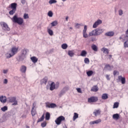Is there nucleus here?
<instances>
[{
	"instance_id": "f257e3e1",
	"label": "nucleus",
	"mask_w": 128,
	"mask_h": 128,
	"mask_svg": "<svg viewBox=\"0 0 128 128\" xmlns=\"http://www.w3.org/2000/svg\"><path fill=\"white\" fill-rule=\"evenodd\" d=\"M18 48L12 47L10 50V53H6V58H10L12 56H14L18 52Z\"/></svg>"
},
{
	"instance_id": "f03ea898",
	"label": "nucleus",
	"mask_w": 128,
	"mask_h": 128,
	"mask_svg": "<svg viewBox=\"0 0 128 128\" xmlns=\"http://www.w3.org/2000/svg\"><path fill=\"white\" fill-rule=\"evenodd\" d=\"M12 20L13 22L15 24H18L21 25L24 24V19L20 17H18L16 15H14L12 18Z\"/></svg>"
},
{
	"instance_id": "7ed1b4c3",
	"label": "nucleus",
	"mask_w": 128,
	"mask_h": 128,
	"mask_svg": "<svg viewBox=\"0 0 128 128\" xmlns=\"http://www.w3.org/2000/svg\"><path fill=\"white\" fill-rule=\"evenodd\" d=\"M66 120V118L64 116H60L57 118L55 120V122L57 126H60L62 122H64Z\"/></svg>"
},
{
	"instance_id": "20e7f679",
	"label": "nucleus",
	"mask_w": 128,
	"mask_h": 128,
	"mask_svg": "<svg viewBox=\"0 0 128 128\" xmlns=\"http://www.w3.org/2000/svg\"><path fill=\"white\" fill-rule=\"evenodd\" d=\"M58 86H60V83L56 82L55 84L54 82H52L50 85V90H54L55 88H58Z\"/></svg>"
},
{
	"instance_id": "39448f33",
	"label": "nucleus",
	"mask_w": 128,
	"mask_h": 128,
	"mask_svg": "<svg viewBox=\"0 0 128 128\" xmlns=\"http://www.w3.org/2000/svg\"><path fill=\"white\" fill-rule=\"evenodd\" d=\"M98 100V98L96 96H91L88 98V102H96Z\"/></svg>"
},
{
	"instance_id": "423d86ee",
	"label": "nucleus",
	"mask_w": 128,
	"mask_h": 128,
	"mask_svg": "<svg viewBox=\"0 0 128 128\" xmlns=\"http://www.w3.org/2000/svg\"><path fill=\"white\" fill-rule=\"evenodd\" d=\"M9 102H14V104H12V106L18 105V101L16 100V98L15 97H10Z\"/></svg>"
},
{
	"instance_id": "0eeeda50",
	"label": "nucleus",
	"mask_w": 128,
	"mask_h": 128,
	"mask_svg": "<svg viewBox=\"0 0 128 128\" xmlns=\"http://www.w3.org/2000/svg\"><path fill=\"white\" fill-rule=\"evenodd\" d=\"M88 30V28L86 26H84V29L82 31L83 34V38H88V33H86V30Z\"/></svg>"
},
{
	"instance_id": "6e6552de",
	"label": "nucleus",
	"mask_w": 128,
	"mask_h": 128,
	"mask_svg": "<svg viewBox=\"0 0 128 128\" xmlns=\"http://www.w3.org/2000/svg\"><path fill=\"white\" fill-rule=\"evenodd\" d=\"M1 26H3L4 30H6L7 32H10V28H8V24H6V23L4 22H2L1 23Z\"/></svg>"
},
{
	"instance_id": "1a4fd4ad",
	"label": "nucleus",
	"mask_w": 128,
	"mask_h": 128,
	"mask_svg": "<svg viewBox=\"0 0 128 128\" xmlns=\"http://www.w3.org/2000/svg\"><path fill=\"white\" fill-rule=\"evenodd\" d=\"M46 107L48 108H56V105L54 103L50 104L48 102H46Z\"/></svg>"
},
{
	"instance_id": "9d476101",
	"label": "nucleus",
	"mask_w": 128,
	"mask_h": 128,
	"mask_svg": "<svg viewBox=\"0 0 128 128\" xmlns=\"http://www.w3.org/2000/svg\"><path fill=\"white\" fill-rule=\"evenodd\" d=\"M34 108H36V102H34L32 104V116H34L36 114V110Z\"/></svg>"
},
{
	"instance_id": "9b49d317",
	"label": "nucleus",
	"mask_w": 128,
	"mask_h": 128,
	"mask_svg": "<svg viewBox=\"0 0 128 128\" xmlns=\"http://www.w3.org/2000/svg\"><path fill=\"white\" fill-rule=\"evenodd\" d=\"M102 22L100 20H98L96 22H94V24H93V28H98V26H99V24H102Z\"/></svg>"
},
{
	"instance_id": "f8f14e48",
	"label": "nucleus",
	"mask_w": 128,
	"mask_h": 128,
	"mask_svg": "<svg viewBox=\"0 0 128 128\" xmlns=\"http://www.w3.org/2000/svg\"><path fill=\"white\" fill-rule=\"evenodd\" d=\"M0 102L2 104H6V97L4 96H0Z\"/></svg>"
},
{
	"instance_id": "ddd939ff",
	"label": "nucleus",
	"mask_w": 128,
	"mask_h": 128,
	"mask_svg": "<svg viewBox=\"0 0 128 128\" xmlns=\"http://www.w3.org/2000/svg\"><path fill=\"white\" fill-rule=\"evenodd\" d=\"M104 32V29L102 28H98L96 29V32L97 34V36H100V34H102Z\"/></svg>"
},
{
	"instance_id": "4468645a",
	"label": "nucleus",
	"mask_w": 128,
	"mask_h": 128,
	"mask_svg": "<svg viewBox=\"0 0 128 128\" xmlns=\"http://www.w3.org/2000/svg\"><path fill=\"white\" fill-rule=\"evenodd\" d=\"M118 79L119 80H121L122 84H126V78L124 77H122V76H118Z\"/></svg>"
},
{
	"instance_id": "2eb2a0df",
	"label": "nucleus",
	"mask_w": 128,
	"mask_h": 128,
	"mask_svg": "<svg viewBox=\"0 0 128 128\" xmlns=\"http://www.w3.org/2000/svg\"><path fill=\"white\" fill-rule=\"evenodd\" d=\"M104 68L105 70H112V68H114V66H111L110 65L108 64H106Z\"/></svg>"
},
{
	"instance_id": "dca6fc26",
	"label": "nucleus",
	"mask_w": 128,
	"mask_h": 128,
	"mask_svg": "<svg viewBox=\"0 0 128 128\" xmlns=\"http://www.w3.org/2000/svg\"><path fill=\"white\" fill-rule=\"evenodd\" d=\"M100 122H102V120L100 119H98V120H96L94 121H92L90 122V124H100Z\"/></svg>"
},
{
	"instance_id": "f3484780",
	"label": "nucleus",
	"mask_w": 128,
	"mask_h": 128,
	"mask_svg": "<svg viewBox=\"0 0 128 128\" xmlns=\"http://www.w3.org/2000/svg\"><path fill=\"white\" fill-rule=\"evenodd\" d=\"M16 6H18L16 3H12L10 5V8H12V10H16Z\"/></svg>"
},
{
	"instance_id": "a211bd4d",
	"label": "nucleus",
	"mask_w": 128,
	"mask_h": 128,
	"mask_svg": "<svg viewBox=\"0 0 128 128\" xmlns=\"http://www.w3.org/2000/svg\"><path fill=\"white\" fill-rule=\"evenodd\" d=\"M89 36H98L96 29L94 30H93L91 32H90L89 33Z\"/></svg>"
},
{
	"instance_id": "6ab92c4d",
	"label": "nucleus",
	"mask_w": 128,
	"mask_h": 128,
	"mask_svg": "<svg viewBox=\"0 0 128 128\" xmlns=\"http://www.w3.org/2000/svg\"><path fill=\"white\" fill-rule=\"evenodd\" d=\"M46 82H48V78L45 77L43 79L40 80L41 84H46Z\"/></svg>"
},
{
	"instance_id": "aec40b11",
	"label": "nucleus",
	"mask_w": 128,
	"mask_h": 128,
	"mask_svg": "<svg viewBox=\"0 0 128 128\" xmlns=\"http://www.w3.org/2000/svg\"><path fill=\"white\" fill-rule=\"evenodd\" d=\"M114 32H109L105 34L106 36H114Z\"/></svg>"
},
{
	"instance_id": "412c9836",
	"label": "nucleus",
	"mask_w": 128,
	"mask_h": 128,
	"mask_svg": "<svg viewBox=\"0 0 128 128\" xmlns=\"http://www.w3.org/2000/svg\"><path fill=\"white\" fill-rule=\"evenodd\" d=\"M98 90V87L97 86H92L91 89V92H96Z\"/></svg>"
},
{
	"instance_id": "4be33fe9",
	"label": "nucleus",
	"mask_w": 128,
	"mask_h": 128,
	"mask_svg": "<svg viewBox=\"0 0 128 128\" xmlns=\"http://www.w3.org/2000/svg\"><path fill=\"white\" fill-rule=\"evenodd\" d=\"M31 60L34 62V64H36V62H38V59L36 56H32L30 58Z\"/></svg>"
},
{
	"instance_id": "5701e85b",
	"label": "nucleus",
	"mask_w": 128,
	"mask_h": 128,
	"mask_svg": "<svg viewBox=\"0 0 128 128\" xmlns=\"http://www.w3.org/2000/svg\"><path fill=\"white\" fill-rule=\"evenodd\" d=\"M20 70L21 72H24V73L26 72V66H21Z\"/></svg>"
},
{
	"instance_id": "b1692460",
	"label": "nucleus",
	"mask_w": 128,
	"mask_h": 128,
	"mask_svg": "<svg viewBox=\"0 0 128 128\" xmlns=\"http://www.w3.org/2000/svg\"><path fill=\"white\" fill-rule=\"evenodd\" d=\"M93 114H94L95 116H98L100 114V110H94Z\"/></svg>"
},
{
	"instance_id": "393cba45",
	"label": "nucleus",
	"mask_w": 128,
	"mask_h": 128,
	"mask_svg": "<svg viewBox=\"0 0 128 128\" xmlns=\"http://www.w3.org/2000/svg\"><path fill=\"white\" fill-rule=\"evenodd\" d=\"M102 52H103L104 54H108L109 52H108V50L106 48H102L101 49Z\"/></svg>"
},
{
	"instance_id": "a878e982",
	"label": "nucleus",
	"mask_w": 128,
	"mask_h": 128,
	"mask_svg": "<svg viewBox=\"0 0 128 128\" xmlns=\"http://www.w3.org/2000/svg\"><path fill=\"white\" fill-rule=\"evenodd\" d=\"M102 100H108V96L106 94H104L102 96Z\"/></svg>"
},
{
	"instance_id": "bb28decb",
	"label": "nucleus",
	"mask_w": 128,
	"mask_h": 128,
	"mask_svg": "<svg viewBox=\"0 0 128 128\" xmlns=\"http://www.w3.org/2000/svg\"><path fill=\"white\" fill-rule=\"evenodd\" d=\"M50 118V112H46V117H45L46 120H48Z\"/></svg>"
},
{
	"instance_id": "cd10ccee",
	"label": "nucleus",
	"mask_w": 128,
	"mask_h": 128,
	"mask_svg": "<svg viewBox=\"0 0 128 128\" xmlns=\"http://www.w3.org/2000/svg\"><path fill=\"white\" fill-rule=\"evenodd\" d=\"M112 118L114 120H118L120 118V115L118 114H114L112 116Z\"/></svg>"
},
{
	"instance_id": "c85d7f7f",
	"label": "nucleus",
	"mask_w": 128,
	"mask_h": 128,
	"mask_svg": "<svg viewBox=\"0 0 128 128\" xmlns=\"http://www.w3.org/2000/svg\"><path fill=\"white\" fill-rule=\"evenodd\" d=\"M48 32L50 36H54V32L52 30L50 29V28H47Z\"/></svg>"
},
{
	"instance_id": "c756f323",
	"label": "nucleus",
	"mask_w": 128,
	"mask_h": 128,
	"mask_svg": "<svg viewBox=\"0 0 128 128\" xmlns=\"http://www.w3.org/2000/svg\"><path fill=\"white\" fill-rule=\"evenodd\" d=\"M88 76H92V74H94V72L92 70H88L86 72Z\"/></svg>"
},
{
	"instance_id": "7c9ffc66",
	"label": "nucleus",
	"mask_w": 128,
	"mask_h": 128,
	"mask_svg": "<svg viewBox=\"0 0 128 128\" xmlns=\"http://www.w3.org/2000/svg\"><path fill=\"white\" fill-rule=\"evenodd\" d=\"M68 54L70 56L72 57L74 55V51L69 50L68 52Z\"/></svg>"
},
{
	"instance_id": "2f4dec72",
	"label": "nucleus",
	"mask_w": 128,
	"mask_h": 128,
	"mask_svg": "<svg viewBox=\"0 0 128 128\" xmlns=\"http://www.w3.org/2000/svg\"><path fill=\"white\" fill-rule=\"evenodd\" d=\"M92 48L94 52H98V46H96L94 44L92 45Z\"/></svg>"
},
{
	"instance_id": "473e14b6",
	"label": "nucleus",
	"mask_w": 128,
	"mask_h": 128,
	"mask_svg": "<svg viewBox=\"0 0 128 128\" xmlns=\"http://www.w3.org/2000/svg\"><path fill=\"white\" fill-rule=\"evenodd\" d=\"M44 120V114L40 118L38 119L37 122H42Z\"/></svg>"
},
{
	"instance_id": "72a5a7b5",
	"label": "nucleus",
	"mask_w": 128,
	"mask_h": 128,
	"mask_svg": "<svg viewBox=\"0 0 128 128\" xmlns=\"http://www.w3.org/2000/svg\"><path fill=\"white\" fill-rule=\"evenodd\" d=\"M87 52L86 50H82V52H81V54H80V56H86V54H87Z\"/></svg>"
},
{
	"instance_id": "f704fd0d",
	"label": "nucleus",
	"mask_w": 128,
	"mask_h": 128,
	"mask_svg": "<svg viewBox=\"0 0 128 128\" xmlns=\"http://www.w3.org/2000/svg\"><path fill=\"white\" fill-rule=\"evenodd\" d=\"M120 104L118 102H116L114 103L113 108H118Z\"/></svg>"
},
{
	"instance_id": "c9c22d12",
	"label": "nucleus",
	"mask_w": 128,
	"mask_h": 128,
	"mask_svg": "<svg viewBox=\"0 0 128 128\" xmlns=\"http://www.w3.org/2000/svg\"><path fill=\"white\" fill-rule=\"evenodd\" d=\"M16 10L12 9V10L9 12V14H10V16H12L13 14H14L16 13Z\"/></svg>"
},
{
	"instance_id": "e433bc0d",
	"label": "nucleus",
	"mask_w": 128,
	"mask_h": 128,
	"mask_svg": "<svg viewBox=\"0 0 128 128\" xmlns=\"http://www.w3.org/2000/svg\"><path fill=\"white\" fill-rule=\"evenodd\" d=\"M78 118V113L74 112V116H73V120H76Z\"/></svg>"
},
{
	"instance_id": "4c0bfd02",
	"label": "nucleus",
	"mask_w": 128,
	"mask_h": 128,
	"mask_svg": "<svg viewBox=\"0 0 128 128\" xmlns=\"http://www.w3.org/2000/svg\"><path fill=\"white\" fill-rule=\"evenodd\" d=\"M62 48L63 50H66L68 48V44H63L62 45Z\"/></svg>"
},
{
	"instance_id": "58836bf2",
	"label": "nucleus",
	"mask_w": 128,
	"mask_h": 128,
	"mask_svg": "<svg viewBox=\"0 0 128 128\" xmlns=\"http://www.w3.org/2000/svg\"><path fill=\"white\" fill-rule=\"evenodd\" d=\"M52 26H58V21L55 20L51 23Z\"/></svg>"
},
{
	"instance_id": "ea45409f",
	"label": "nucleus",
	"mask_w": 128,
	"mask_h": 128,
	"mask_svg": "<svg viewBox=\"0 0 128 128\" xmlns=\"http://www.w3.org/2000/svg\"><path fill=\"white\" fill-rule=\"evenodd\" d=\"M57 1L56 0H50L49 1L50 4H56Z\"/></svg>"
},
{
	"instance_id": "a19ab883",
	"label": "nucleus",
	"mask_w": 128,
	"mask_h": 128,
	"mask_svg": "<svg viewBox=\"0 0 128 128\" xmlns=\"http://www.w3.org/2000/svg\"><path fill=\"white\" fill-rule=\"evenodd\" d=\"M1 110H2V112H6V110H8V106H4L2 108Z\"/></svg>"
},
{
	"instance_id": "79ce46f5",
	"label": "nucleus",
	"mask_w": 128,
	"mask_h": 128,
	"mask_svg": "<svg viewBox=\"0 0 128 128\" xmlns=\"http://www.w3.org/2000/svg\"><path fill=\"white\" fill-rule=\"evenodd\" d=\"M124 48H128V40L124 42Z\"/></svg>"
},
{
	"instance_id": "37998d69",
	"label": "nucleus",
	"mask_w": 128,
	"mask_h": 128,
	"mask_svg": "<svg viewBox=\"0 0 128 128\" xmlns=\"http://www.w3.org/2000/svg\"><path fill=\"white\" fill-rule=\"evenodd\" d=\"M41 126H42V128H46V122L42 123Z\"/></svg>"
},
{
	"instance_id": "c03bdc74",
	"label": "nucleus",
	"mask_w": 128,
	"mask_h": 128,
	"mask_svg": "<svg viewBox=\"0 0 128 128\" xmlns=\"http://www.w3.org/2000/svg\"><path fill=\"white\" fill-rule=\"evenodd\" d=\"M52 11H49L48 12V16H50V18H52Z\"/></svg>"
},
{
	"instance_id": "a18cd8bd",
	"label": "nucleus",
	"mask_w": 128,
	"mask_h": 128,
	"mask_svg": "<svg viewBox=\"0 0 128 128\" xmlns=\"http://www.w3.org/2000/svg\"><path fill=\"white\" fill-rule=\"evenodd\" d=\"M28 18V14H24V20H26V18Z\"/></svg>"
},
{
	"instance_id": "49530a36",
	"label": "nucleus",
	"mask_w": 128,
	"mask_h": 128,
	"mask_svg": "<svg viewBox=\"0 0 128 128\" xmlns=\"http://www.w3.org/2000/svg\"><path fill=\"white\" fill-rule=\"evenodd\" d=\"M81 26L82 25L80 24H76L75 25V28H80Z\"/></svg>"
},
{
	"instance_id": "de8ad7c7",
	"label": "nucleus",
	"mask_w": 128,
	"mask_h": 128,
	"mask_svg": "<svg viewBox=\"0 0 128 128\" xmlns=\"http://www.w3.org/2000/svg\"><path fill=\"white\" fill-rule=\"evenodd\" d=\"M85 64H88L90 62V60L88 58H86L84 60Z\"/></svg>"
},
{
	"instance_id": "09e8293b",
	"label": "nucleus",
	"mask_w": 128,
	"mask_h": 128,
	"mask_svg": "<svg viewBox=\"0 0 128 128\" xmlns=\"http://www.w3.org/2000/svg\"><path fill=\"white\" fill-rule=\"evenodd\" d=\"M22 54H23L24 56H26V50L24 49L22 50Z\"/></svg>"
},
{
	"instance_id": "8fccbe9b",
	"label": "nucleus",
	"mask_w": 128,
	"mask_h": 128,
	"mask_svg": "<svg viewBox=\"0 0 128 128\" xmlns=\"http://www.w3.org/2000/svg\"><path fill=\"white\" fill-rule=\"evenodd\" d=\"M118 14H119V16H122V14H124L122 10H119Z\"/></svg>"
},
{
	"instance_id": "3c124183",
	"label": "nucleus",
	"mask_w": 128,
	"mask_h": 128,
	"mask_svg": "<svg viewBox=\"0 0 128 128\" xmlns=\"http://www.w3.org/2000/svg\"><path fill=\"white\" fill-rule=\"evenodd\" d=\"M76 90L78 92H79L80 94H82V89H80V88H76Z\"/></svg>"
},
{
	"instance_id": "603ef678",
	"label": "nucleus",
	"mask_w": 128,
	"mask_h": 128,
	"mask_svg": "<svg viewBox=\"0 0 128 128\" xmlns=\"http://www.w3.org/2000/svg\"><path fill=\"white\" fill-rule=\"evenodd\" d=\"M91 40L92 42H96V37H92Z\"/></svg>"
},
{
	"instance_id": "864d4df0",
	"label": "nucleus",
	"mask_w": 128,
	"mask_h": 128,
	"mask_svg": "<svg viewBox=\"0 0 128 128\" xmlns=\"http://www.w3.org/2000/svg\"><path fill=\"white\" fill-rule=\"evenodd\" d=\"M106 78L108 80H110V75L108 74L106 75Z\"/></svg>"
},
{
	"instance_id": "5fc2aeb1",
	"label": "nucleus",
	"mask_w": 128,
	"mask_h": 128,
	"mask_svg": "<svg viewBox=\"0 0 128 128\" xmlns=\"http://www.w3.org/2000/svg\"><path fill=\"white\" fill-rule=\"evenodd\" d=\"M4 84H8V80L7 79L4 80Z\"/></svg>"
},
{
	"instance_id": "6e6d98bb",
	"label": "nucleus",
	"mask_w": 128,
	"mask_h": 128,
	"mask_svg": "<svg viewBox=\"0 0 128 128\" xmlns=\"http://www.w3.org/2000/svg\"><path fill=\"white\" fill-rule=\"evenodd\" d=\"M21 2L22 4H26V0H21Z\"/></svg>"
},
{
	"instance_id": "4d7b16f0",
	"label": "nucleus",
	"mask_w": 128,
	"mask_h": 128,
	"mask_svg": "<svg viewBox=\"0 0 128 128\" xmlns=\"http://www.w3.org/2000/svg\"><path fill=\"white\" fill-rule=\"evenodd\" d=\"M22 118H26V115L23 114V115H22Z\"/></svg>"
},
{
	"instance_id": "13d9d810",
	"label": "nucleus",
	"mask_w": 128,
	"mask_h": 128,
	"mask_svg": "<svg viewBox=\"0 0 128 128\" xmlns=\"http://www.w3.org/2000/svg\"><path fill=\"white\" fill-rule=\"evenodd\" d=\"M116 74H118V71H116V70H114L113 72V74L114 76H116Z\"/></svg>"
},
{
	"instance_id": "bf43d9fd",
	"label": "nucleus",
	"mask_w": 128,
	"mask_h": 128,
	"mask_svg": "<svg viewBox=\"0 0 128 128\" xmlns=\"http://www.w3.org/2000/svg\"><path fill=\"white\" fill-rule=\"evenodd\" d=\"M3 72H4V74H7L8 73V70H4Z\"/></svg>"
},
{
	"instance_id": "052dcab7",
	"label": "nucleus",
	"mask_w": 128,
	"mask_h": 128,
	"mask_svg": "<svg viewBox=\"0 0 128 128\" xmlns=\"http://www.w3.org/2000/svg\"><path fill=\"white\" fill-rule=\"evenodd\" d=\"M64 92L62 91L60 93V96H62V94H64Z\"/></svg>"
},
{
	"instance_id": "680f3d73",
	"label": "nucleus",
	"mask_w": 128,
	"mask_h": 128,
	"mask_svg": "<svg viewBox=\"0 0 128 128\" xmlns=\"http://www.w3.org/2000/svg\"><path fill=\"white\" fill-rule=\"evenodd\" d=\"M64 90H68V87H65V88H64Z\"/></svg>"
},
{
	"instance_id": "e2e57ef3",
	"label": "nucleus",
	"mask_w": 128,
	"mask_h": 128,
	"mask_svg": "<svg viewBox=\"0 0 128 128\" xmlns=\"http://www.w3.org/2000/svg\"><path fill=\"white\" fill-rule=\"evenodd\" d=\"M68 20V16L66 17V20Z\"/></svg>"
},
{
	"instance_id": "0e129e2a",
	"label": "nucleus",
	"mask_w": 128,
	"mask_h": 128,
	"mask_svg": "<svg viewBox=\"0 0 128 128\" xmlns=\"http://www.w3.org/2000/svg\"><path fill=\"white\" fill-rule=\"evenodd\" d=\"M109 56L110 58H112V55H109Z\"/></svg>"
},
{
	"instance_id": "69168bd1",
	"label": "nucleus",
	"mask_w": 128,
	"mask_h": 128,
	"mask_svg": "<svg viewBox=\"0 0 128 128\" xmlns=\"http://www.w3.org/2000/svg\"><path fill=\"white\" fill-rule=\"evenodd\" d=\"M120 40H122V37H120Z\"/></svg>"
},
{
	"instance_id": "338daca9",
	"label": "nucleus",
	"mask_w": 128,
	"mask_h": 128,
	"mask_svg": "<svg viewBox=\"0 0 128 128\" xmlns=\"http://www.w3.org/2000/svg\"><path fill=\"white\" fill-rule=\"evenodd\" d=\"M63 2H66V0H62Z\"/></svg>"
},
{
	"instance_id": "774afa93",
	"label": "nucleus",
	"mask_w": 128,
	"mask_h": 128,
	"mask_svg": "<svg viewBox=\"0 0 128 128\" xmlns=\"http://www.w3.org/2000/svg\"><path fill=\"white\" fill-rule=\"evenodd\" d=\"M64 128H68L66 126L64 127Z\"/></svg>"
}]
</instances>
